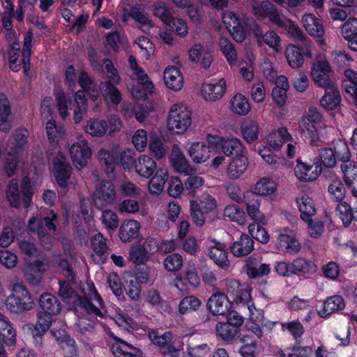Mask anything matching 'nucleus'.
Here are the masks:
<instances>
[{
  "label": "nucleus",
  "mask_w": 357,
  "mask_h": 357,
  "mask_svg": "<svg viewBox=\"0 0 357 357\" xmlns=\"http://www.w3.org/2000/svg\"><path fill=\"white\" fill-rule=\"evenodd\" d=\"M59 289L58 295L63 301L72 300L74 306L83 308L88 314H93L96 316L103 317V314L98 306H96L93 301L98 303L99 307L103 306V301L98 292L94 290L91 296L82 297L73 289V283L66 280H60L58 282Z\"/></svg>",
  "instance_id": "1"
},
{
  "label": "nucleus",
  "mask_w": 357,
  "mask_h": 357,
  "mask_svg": "<svg viewBox=\"0 0 357 357\" xmlns=\"http://www.w3.org/2000/svg\"><path fill=\"white\" fill-rule=\"evenodd\" d=\"M243 323L244 318L236 311H231L227 315L225 321L216 324V337L227 344H233L240 337L241 327Z\"/></svg>",
  "instance_id": "2"
},
{
  "label": "nucleus",
  "mask_w": 357,
  "mask_h": 357,
  "mask_svg": "<svg viewBox=\"0 0 357 357\" xmlns=\"http://www.w3.org/2000/svg\"><path fill=\"white\" fill-rule=\"evenodd\" d=\"M13 290L15 294L8 296L5 301V305L10 312L22 313L34 307L35 303L24 284L15 283Z\"/></svg>",
  "instance_id": "3"
},
{
  "label": "nucleus",
  "mask_w": 357,
  "mask_h": 357,
  "mask_svg": "<svg viewBox=\"0 0 357 357\" xmlns=\"http://www.w3.org/2000/svg\"><path fill=\"white\" fill-rule=\"evenodd\" d=\"M192 123L191 112L183 105H173L169 112L167 126L177 134L184 133Z\"/></svg>",
  "instance_id": "4"
},
{
  "label": "nucleus",
  "mask_w": 357,
  "mask_h": 357,
  "mask_svg": "<svg viewBox=\"0 0 357 357\" xmlns=\"http://www.w3.org/2000/svg\"><path fill=\"white\" fill-rule=\"evenodd\" d=\"M117 199L114 183L110 181H102L92 195V202L95 208L103 210L113 205Z\"/></svg>",
  "instance_id": "5"
},
{
  "label": "nucleus",
  "mask_w": 357,
  "mask_h": 357,
  "mask_svg": "<svg viewBox=\"0 0 357 357\" xmlns=\"http://www.w3.org/2000/svg\"><path fill=\"white\" fill-rule=\"evenodd\" d=\"M222 20L228 31L237 43H242L246 39L249 33L248 22H245L232 12L225 14Z\"/></svg>",
  "instance_id": "6"
},
{
  "label": "nucleus",
  "mask_w": 357,
  "mask_h": 357,
  "mask_svg": "<svg viewBox=\"0 0 357 357\" xmlns=\"http://www.w3.org/2000/svg\"><path fill=\"white\" fill-rule=\"evenodd\" d=\"M249 6L251 13L259 19L268 18L274 25L276 24L282 15V13L269 1H259L250 0Z\"/></svg>",
  "instance_id": "7"
},
{
  "label": "nucleus",
  "mask_w": 357,
  "mask_h": 357,
  "mask_svg": "<svg viewBox=\"0 0 357 357\" xmlns=\"http://www.w3.org/2000/svg\"><path fill=\"white\" fill-rule=\"evenodd\" d=\"M243 269L250 279H257L271 273V264L265 262L261 256L252 255L245 259Z\"/></svg>",
  "instance_id": "8"
},
{
  "label": "nucleus",
  "mask_w": 357,
  "mask_h": 357,
  "mask_svg": "<svg viewBox=\"0 0 357 357\" xmlns=\"http://www.w3.org/2000/svg\"><path fill=\"white\" fill-rule=\"evenodd\" d=\"M331 66L326 59L322 56L317 57L311 68V75L314 82L319 86L324 88L335 84L330 78Z\"/></svg>",
  "instance_id": "9"
},
{
  "label": "nucleus",
  "mask_w": 357,
  "mask_h": 357,
  "mask_svg": "<svg viewBox=\"0 0 357 357\" xmlns=\"http://www.w3.org/2000/svg\"><path fill=\"white\" fill-rule=\"evenodd\" d=\"M71 160L78 169H82L87 165V159L91 155V151L85 139L75 142L70 148Z\"/></svg>",
  "instance_id": "10"
},
{
  "label": "nucleus",
  "mask_w": 357,
  "mask_h": 357,
  "mask_svg": "<svg viewBox=\"0 0 357 357\" xmlns=\"http://www.w3.org/2000/svg\"><path fill=\"white\" fill-rule=\"evenodd\" d=\"M277 248L289 254H297L301 249V245L296 238V235L288 228L280 231L277 238Z\"/></svg>",
  "instance_id": "11"
},
{
  "label": "nucleus",
  "mask_w": 357,
  "mask_h": 357,
  "mask_svg": "<svg viewBox=\"0 0 357 357\" xmlns=\"http://www.w3.org/2000/svg\"><path fill=\"white\" fill-rule=\"evenodd\" d=\"M169 160L172 167L180 173L195 174L196 169L192 167L179 146L174 144L172 146Z\"/></svg>",
  "instance_id": "12"
},
{
  "label": "nucleus",
  "mask_w": 357,
  "mask_h": 357,
  "mask_svg": "<svg viewBox=\"0 0 357 357\" xmlns=\"http://www.w3.org/2000/svg\"><path fill=\"white\" fill-rule=\"evenodd\" d=\"M206 307L214 316L224 315L229 310V301L224 293L216 292L208 298Z\"/></svg>",
  "instance_id": "13"
},
{
  "label": "nucleus",
  "mask_w": 357,
  "mask_h": 357,
  "mask_svg": "<svg viewBox=\"0 0 357 357\" xmlns=\"http://www.w3.org/2000/svg\"><path fill=\"white\" fill-rule=\"evenodd\" d=\"M54 176L59 185L65 188L71 174V167L66 162L63 156L54 158L53 160Z\"/></svg>",
  "instance_id": "14"
},
{
  "label": "nucleus",
  "mask_w": 357,
  "mask_h": 357,
  "mask_svg": "<svg viewBox=\"0 0 357 357\" xmlns=\"http://www.w3.org/2000/svg\"><path fill=\"white\" fill-rule=\"evenodd\" d=\"M231 253L236 257L248 256L254 250V241L248 234H242L230 246Z\"/></svg>",
  "instance_id": "15"
},
{
  "label": "nucleus",
  "mask_w": 357,
  "mask_h": 357,
  "mask_svg": "<svg viewBox=\"0 0 357 357\" xmlns=\"http://www.w3.org/2000/svg\"><path fill=\"white\" fill-rule=\"evenodd\" d=\"M312 165H309L297 160V164L294 168L296 176L302 181H313L321 174V167L315 163L314 169Z\"/></svg>",
  "instance_id": "16"
},
{
  "label": "nucleus",
  "mask_w": 357,
  "mask_h": 357,
  "mask_svg": "<svg viewBox=\"0 0 357 357\" xmlns=\"http://www.w3.org/2000/svg\"><path fill=\"white\" fill-rule=\"evenodd\" d=\"M189 59L192 62L200 61L204 69L209 68L213 61L211 52L200 44H195L189 50Z\"/></svg>",
  "instance_id": "17"
},
{
  "label": "nucleus",
  "mask_w": 357,
  "mask_h": 357,
  "mask_svg": "<svg viewBox=\"0 0 357 357\" xmlns=\"http://www.w3.org/2000/svg\"><path fill=\"white\" fill-rule=\"evenodd\" d=\"M116 342H114L110 350L115 357H142V351L128 344V342L115 337Z\"/></svg>",
  "instance_id": "18"
},
{
  "label": "nucleus",
  "mask_w": 357,
  "mask_h": 357,
  "mask_svg": "<svg viewBox=\"0 0 357 357\" xmlns=\"http://www.w3.org/2000/svg\"><path fill=\"white\" fill-rule=\"evenodd\" d=\"M208 256L215 264L222 268L227 269L230 266L228 259L227 245L222 243H216L208 249Z\"/></svg>",
  "instance_id": "19"
},
{
  "label": "nucleus",
  "mask_w": 357,
  "mask_h": 357,
  "mask_svg": "<svg viewBox=\"0 0 357 357\" xmlns=\"http://www.w3.org/2000/svg\"><path fill=\"white\" fill-rule=\"evenodd\" d=\"M342 34L349 48L357 52V18L350 17L342 25Z\"/></svg>",
  "instance_id": "20"
},
{
  "label": "nucleus",
  "mask_w": 357,
  "mask_h": 357,
  "mask_svg": "<svg viewBox=\"0 0 357 357\" xmlns=\"http://www.w3.org/2000/svg\"><path fill=\"white\" fill-rule=\"evenodd\" d=\"M336 211L345 227L350 226L352 220L357 222V200L352 203V206L346 202H341L337 205Z\"/></svg>",
  "instance_id": "21"
},
{
  "label": "nucleus",
  "mask_w": 357,
  "mask_h": 357,
  "mask_svg": "<svg viewBox=\"0 0 357 357\" xmlns=\"http://www.w3.org/2000/svg\"><path fill=\"white\" fill-rule=\"evenodd\" d=\"M324 89L325 94L320 100L321 105L327 110L335 109L341 102L340 93L337 86L333 84Z\"/></svg>",
  "instance_id": "22"
},
{
  "label": "nucleus",
  "mask_w": 357,
  "mask_h": 357,
  "mask_svg": "<svg viewBox=\"0 0 357 357\" xmlns=\"http://www.w3.org/2000/svg\"><path fill=\"white\" fill-rule=\"evenodd\" d=\"M39 306L42 311L50 315H56L59 314L62 309V305L59 299L49 293H44L39 298Z\"/></svg>",
  "instance_id": "23"
},
{
  "label": "nucleus",
  "mask_w": 357,
  "mask_h": 357,
  "mask_svg": "<svg viewBox=\"0 0 357 357\" xmlns=\"http://www.w3.org/2000/svg\"><path fill=\"white\" fill-rule=\"evenodd\" d=\"M188 154L195 163L206 162L211 156V148L202 142H193L187 150Z\"/></svg>",
  "instance_id": "24"
},
{
  "label": "nucleus",
  "mask_w": 357,
  "mask_h": 357,
  "mask_svg": "<svg viewBox=\"0 0 357 357\" xmlns=\"http://www.w3.org/2000/svg\"><path fill=\"white\" fill-rule=\"evenodd\" d=\"M151 243L155 244L154 239H151L148 242L146 241L142 246L136 247L130 250V258L136 264H142L149 257V253H153L158 250V245H155L152 249L148 250L147 247L150 246Z\"/></svg>",
  "instance_id": "25"
},
{
  "label": "nucleus",
  "mask_w": 357,
  "mask_h": 357,
  "mask_svg": "<svg viewBox=\"0 0 357 357\" xmlns=\"http://www.w3.org/2000/svg\"><path fill=\"white\" fill-rule=\"evenodd\" d=\"M163 79L166 86L173 91H179L183 86V77L179 69L176 66L166 68Z\"/></svg>",
  "instance_id": "26"
},
{
  "label": "nucleus",
  "mask_w": 357,
  "mask_h": 357,
  "mask_svg": "<svg viewBox=\"0 0 357 357\" xmlns=\"http://www.w3.org/2000/svg\"><path fill=\"white\" fill-rule=\"evenodd\" d=\"M140 225L132 220L123 222L120 226L119 236L123 243L131 242L139 236Z\"/></svg>",
  "instance_id": "27"
},
{
  "label": "nucleus",
  "mask_w": 357,
  "mask_h": 357,
  "mask_svg": "<svg viewBox=\"0 0 357 357\" xmlns=\"http://www.w3.org/2000/svg\"><path fill=\"white\" fill-rule=\"evenodd\" d=\"M135 171L141 176L150 178L156 171L157 165L151 157L143 155L135 161Z\"/></svg>",
  "instance_id": "28"
},
{
  "label": "nucleus",
  "mask_w": 357,
  "mask_h": 357,
  "mask_svg": "<svg viewBox=\"0 0 357 357\" xmlns=\"http://www.w3.org/2000/svg\"><path fill=\"white\" fill-rule=\"evenodd\" d=\"M226 82L221 79L215 84H204L202 87V93L207 100L215 101L220 99L225 91Z\"/></svg>",
  "instance_id": "29"
},
{
  "label": "nucleus",
  "mask_w": 357,
  "mask_h": 357,
  "mask_svg": "<svg viewBox=\"0 0 357 357\" xmlns=\"http://www.w3.org/2000/svg\"><path fill=\"white\" fill-rule=\"evenodd\" d=\"M302 23L305 30L312 36L321 38L324 34V29L321 20L313 14H306L302 17Z\"/></svg>",
  "instance_id": "30"
},
{
  "label": "nucleus",
  "mask_w": 357,
  "mask_h": 357,
  "mask_svg": "<svg viewBox=\"0 0 357 357\" xmlns=\"http://www.w3.org/2000/svg\"><path fill=\"white\" fill-rule=\"evenodd\" d=\"M117 84L114 83L112 80L102 82L100 84L99 88L105 100L110 102L112 104L117 105L121 101V94L115 85Z\"/></svg>",
  "instance_id": "31"
},
{
  "label": "nucleus",
  "mask_w": 357,
  "mask_h": 357,
  "mask_svg": "<svg viewBox=\"0 0 357 357\" xmlns=\"http://www.w3.org/2000/svg\"><path fill=\"white\" fill-rule=\"evenodd\" d=\"M275 26L279 28L285 29L292 38L299 42L305 40V36L302 30L295 23L287 18L283 14L278 20Z\"/></svg>",
  "instance_id": "32"
},
{
  "label": "nucleus",
  "mask_w": 357,
  "mask_h": 357,
  "mask_svg": "<svg viewBox=\"0 0 357 357\" xmlns=\"http://www.w3.org/2000/svg\"><path fill=\"white\" fill-rule=\"evenodd\" d=\"M11 114L10 102L3 93H0V130L7 132L10 128V123L8 120Z\"/></svg>",
  "instance_id": "33"
},
{
  "label": "nucleus",
  "mask_w": 357,
  "mask_h": 357,
  "mask_svg": "<svg viewBox=\"0 0 357 357\" xmlns=\"http://www.w3.org/2000/svg\"><path fill=\"white\" fill-rule=\"evenodd\" d=\"M248 165L245 156L234 158L227 168V175L231 179L238 178L246 170Z\"/></svg>",
  "instance_id": "34"
},
{
  "label": "nucleus",
  "mask_w": 357,
  "mask_h": 357,
  "mask_svg": "<svg viewBox=\"0 0 357 357\" xmlns=\"http://www.w3.org/2000/svg\"><path fill=\"white\" fill-rule=\"evenodd\" d=\"M252 197V200H248L246 202L247 205V213L248 215L257 223L265 224L266 218L264 215L259 211V202L257 195L254 193H249L245 198L248 199Z\"/></svg>",
  "instance_id": "35"
},
{
  "label": "nucleus",
  "mask_w": 357,
  "mask_h": 357,
  "mask_svg": "<svg viewBox=\"0 0 357 357\" xmlns=\"http://www.w3.org/2000/svg\"><path fill=\"white\" fill-rule=\"evenodd\" d=\"M344 306V301L342 296L338 295L331 296L325 301L324 308L319 312V315L321 317H326L328 315L343 309Z\"/></svg>",
  "instance_id": "36"
},
{
  "label": "nucleus",
  "mask_w": 357,
  "mask_h": 357,
  "mask_svg": "<svg viewBox=\"0 0 357 357\" xmlns=\"http://www.w3.org/2000/svg\"><path fill=\"white\" fill-rule=\"evenodd\" d=\"M222 151L226 155L236 157L245 156L244 147L240 139L231 138L225 139L222 144Z\"/></svg>",
  "instance_id": "37"
},
{
  "label": "nucleus",
  "mask_w": 357,
  "mask_h": 357,
  "mask_svg": "<svg viewBox=\"0 0 357 357\" xmlns=\"http://www.w3.org/2000/svg\"><path fill=\"white\" fill-rule=\"evenodd\" d=\"M0 340L8 346L16 343V332L11 324L4 318L0 319Z\"/></svg>",
  "instance_id": "38"
},
{
  "label": "nucleus",
  "mask_w": 357,
  "mask_h": 357,
  "mask_svg": "<svg viewBox=\"0 0 357 357\" xmlns=\"http://www.w3.org/2000/svg\"><path fill=\"white\" fill-rule=\"evenodd\" d=\"M285 56L292 68H299L303 64V54L298 46L289 45L285 50Z\"/></svg>",
  "instance_id": "39"
},
{
  "label": "nucleus",
  "mask_w": 357,
  "mask_h": 357,
  "mask_svg": "<svg viewBox=\"0 0 357 357\" xmlns=\"http://www.w3.org/2000/svg\"><path fill=\"white\" fill-rule=\"evenodd\" d=\"M291 138V136L287 130L285 128H280L268 136V142L273 149L278 150L285 142H289Z\"/></svg>",
  "instance_id": "40"
},
{
  "label": "nucleus",
  "mask_w": 357,
  "mask_h": 357,
  "mask_svg": "<svg viewBox=\"0 0 357 357\" xmlns=\"http://www.w3.org/2000/svg\"><path fill=\"white\" fill-rule=\"evenodd\" d=\"M297 204L301 211V218L304 221L309 220V218L314 215L316 209L313 200L306 195H302L297 199Z\"/></svg>",
  "instance_id": "41"
},
{
  "label": "nucleus",
  "mask_w": 357,
  "mask_h": 357,
  "mask_svg": "<svg viewBox=\"0 0 357 357\" xmlns=\"http://www.w3.org/2000/svg\"><path fill=\"white\" fill-rule=\"evenodd\" d=\"M98 158L100 165L107 174L114 171L117 157L113 152L103 149H100L98 153Z\"/></svg>",
  "instance_id": "42"
},
{
  "label": "nucleus",
  "mask_w": 357,
  "mask_h": 357,
  "mask_svg": "<svg viewBox=\"0 0 357 357\" xmlns=\"http://www.w3.org/2000/svg\"><path fill=\"white\" fill-rule=\"evenodd\" d=\"M107 129V123L105 120L100 119H90L85 126L86 133L98 137L105 135Z\"/></svg>",
  "instance_id": "43"
},
{
  "label": "nucleus",
  "mask_w": 357,
  "mask_h": 357,
  "mask_svg": "<svg viewBox=\"0 0 357 357\" xmlns=\"http://www.w3.org/2000/svg\"><path fill=\"white\" fill-rule=\"evenodd\" d=\"M167 173L166 171L159 169L156 174L149 180V190L150 193L157 195L162 191L164 185L167 181Z\"/></svg>",
  "instance_id": "44"
},
{
  "label": "nucleus",
  "mask_w": 357,
  "mask_h": 357,
  "mask_svg": "<svg viewBox=\"0 0 357 357\" xmlns=\"http://www.w3.org/2000/svg\"><path fill=\"white\" fill-rule=\"evenodd\" d=\"M259 124L252 120L245 121L241 126V133L248 143H252L258 139Z\"/></svg>",
  "instance_id": "45"
},
{
  "label": "nucleus",
  "mask_w": 357,
  "mask_h": 357,
  "mask_svg": "<svg viewBox=\"0 0 357 357\" xmlns=\"http://www.w3.org/2000/svg\"><path fill=\"white\" fill-rule=\"evenodd\" d=\"M277 189L276 183L268 178H262L257 181L255 188V195L267 196L272 195Z\"/></svg>",
  "instance_id": "46"
},
{
  "label": "nucleus",
  "mask_w": 357,
  "mask_h": 357,
  "mask_svg": "<svg viewBox=\"0 0 357 357\" xmlns=\"http://www.w3.org/2000/svg\"><path fill=\"white\" fill-rule=\"evenodd\" d=\"M129 15L136 22L139 23L137 26L143 32L148 33L152 27L151 21L149 19L146 14L142 12L137 7H132L130 8Z\"/></svg>",
  "instance_id": "47"
},
{
  "label": "nucleus",
  "mask_w": 357,
  "mask_h": 357,
  "mask_svg": "<svg viewBox=\"0 0 357 357\" xmlns=\"http://www.w3.org/2000/svg\"><path fill=\"white\" fill-rule=\"evenodd\" d=\"M231 111L238 115H245L250 109L248 100L241 93L236 94L231 100Z\"/></svg>",
  "instance_id": "48"
},
{
  "label": "nucleus",
  "mask_w": 357,
  "mask_h": 357,
  "mask_svg": "<svg viewBox=\"0 0 357 357\" xmlns=\"http://www.w3.org/2000/svg\"><path fill=\"white\" fill-rule=\"evenodd\" d=\"M341 170L343 173V179L347 186L351 187L357 181V163L349 162L341 165Z\"/></svg>",
  "instance_id": "49"
},
{
  "label": "nucleus",
  "mask_w": 357,
  "mask_h": 357,
  "mask_svg": "<svg viewBox=\"0 0 357 357\" xmlns=\"http://www.w3.org/2000/svg\"><path fill=\"white\" fill-rule=\"evenodd\" d=\"M227 293L234 296V301L243 303L247 300L250 294L241 288L237 281L231 280L227 283Z\"/></svg>",
  "instance_id": "50"
},
{
  "label": "nucleus",
  "mask_w": 357,
  "mask_h": 357,
  "mask_svg": "<svg viewBox=\"0 0 357 357\" xmlns=\"http://www.w3.org/2000/svg\"><path fill=\"white\" fill-rule=\"evenodd\" d=\"M202 305V301L195 296L184 297L179 303L178 312L185 314L190 311H197Z\"/></svg>",
  "instance_id": "51"
},
{
  "label": "nucleus",
  "mask_w": 357,
  "mask_h": 357,
  "mask_svg": "<svg viewBox=\"0 0 357 357\" xmlns=\"http://www.w3.org/2000/svg\"><path fill=\"white\" fill-rule=\"evenodd\" d=\"M219 45L227 61L231 65H234L236 62L237 55L234 44L228 38L220 37Z\"/></svg>",
  "instance_id": "52"
},
{
  "label": "nucleus",
  "mask_w": 357,
  "mask_h": 357,
  "mask_svg": "<svg viewBox=\"0 0 357 357\" xmlns=\"http://www.w3.org/2000/svg\"><path fill=\"white\" fill-rule=\"evenodd\" d=\"M59 344L66 357H74L77 354V347L75 341L68 335L56 337Z\"/></svg>",
  "instance_id": "53"
},
{
  "label": "nucleus",
  "mask_w": 357,
  "mask_h": 357,
  "mask_svg": "<svg viewBox=\"0 0 357 357\" xmlns=\"http://www.w3.org/2000/svg\"><path fill=\"white\" fill-rule=\"evenodd\" d=\"M6 196L10 205L13 207L18 208L22 203V198L15 180H11L9 182L6 190Z\"/></svg>",
  "instance_id": "54"
},
{
  "label": "nucleus",
  "mask_w": 357,
  "mask_h": 357,
  "mask_svg": "<svg viewBox=\"0 0 357 357\" xmlns=\"http://www.w3.org/2000/svg\"><path fill=\"white\" fill-rule=\"evenodd\" d=\"M294 273L301 272L303 273H313L317 270L315 264L310 260L304 257H298L291 263Z\"/></svg>",
  "instance_id": "55"
},
{
  "label": "nucleus",
  "mask_w": 357,
  "mask_h": 357,
  "mask_svg": "<svg viewBox=\"0 0 357 357\" xmlns=\"http://www.w3.org/2000/svg\"><path fill=\"white\" fill-rule=\"evenodd\" d=\"M223 215L239 225H243L245 221V215L243 210L234 204L227 206L224 210Z\"/></svg>",
  "instance_id": "56"
},
{
  "label": "nucleus",
  "mask_w": 357,
  "mask_h": 357,
  "mask_svg": "<svg viewBox=\"0 0 357 357\" xmlns=\"http://www.w3.org/2000/svg\"><path fill=\"white\" fill-rule=\"evenodd\" d=\"M248 231L252 236V238H255L261 243L266 244L269 241L270 236L266 229L259 225V223H251L248 226Z\"/></svg>",
  "instance_id": "57"
},
{
  "label": "nucleus",
  "mask_w": 357,
  "mask_h": 357,
  "mask_svg": "<svg viewBox=\"0 0 357 357\" xmlns=\"http://www.w3.org/2000/svg\"><path fill=\"white\" fill-rule=\"evenodd\" d=\"M33 39V33L28 31L24 38V47L22 49V63L25 73L30 69L31 46Z\"/></svg>",
  "instance_id": "58"
},
{
  "label": "nucleus",
  "mask_w": 357,
  "mask_h": 357,
  "mask_svg": "<svg viewBox=\"0 0 357 357\" xmlns=\"http://www.w3.org/2000/svg\"><path fill=\"white\" fill-rule=\"evenodd\" d=\"M312 349L310 347L294 346L287 350H280L278 354L281 357H309Z\"/></svg>",
  "instance_id": "59"
},
{
  "label": "nucleus",
  "mask_w": 357,
  "mask_h": 357,
  "mask_svg": "<svg viewBox=\"0 0 357 357\" xmlns=\"http://www.w3.org/2000/svg\"><path fill=\"white\" fill-rule=\"evenodd\" d=\"M149 147L151 154L158 160L165 158L167 154V148L158 137L151 138Z\"/></svg>",
  "instance_id": "60"
},
{
  "label": "nucleus",
  "mask_w": 357,
  "mask_h": 357,
  "mask_svg": "<svg viewBox=\"0 0 357 357\" xmlns=\"http://www.w3.org/2000/svg\"><path fill=\"white\" fill-rule=\"evenodd\" d=\"M93 250L99 256L102 257L107 253L108 247L107 245V239L102 234H95L91 240Z\"/></svg>",
  "instance_id": "61"
},
{
  "label": "nucleus",
  "mask_w": 357,
  "mask_h": 357,
  "mask_svg": "<svg viewBox=\"0 0 357 357\" xmlns=\"http://www.w3.org/2000/svg\"><path fill=\"white\" fill-rule=\"evenodd\" d=\"M270 48L278 52L282 50L280 37L274 31H268L261 39Z\"/></svg>",
  "instance_id": "62"
},
{
  "label": "nucleus",
  "mask_w": 357,
  "mask_h": 357,
  "mask_svg": "<svg viewBox=\"0 0 357 357\" xmlns=\"http://www.w3.org/2000/svg\"><path fill=\"white\" fill-rule=\"evenodd\" d=\"M205 211L198 206L197 201L190 202V215L195 225L202 227L206 221Z\"/></svg>",
  "instance_id": "63"
},
{
  "label": "nucleus",
  "mask_w": 357,
  "mask_h": 357,
  "mask_svg": "<svg viewBox=\"0 0 357 357\" xmlns=\"http://www.w3.org/2000/svg\"><path fill=\"white\" fill-rule=\"evenodd\" d=\"M163 264L167 271H176L183 266V258L179 254L173 253L166 257Z\"/></svg>",
  "instance_id": "64"
}]
</instances>
